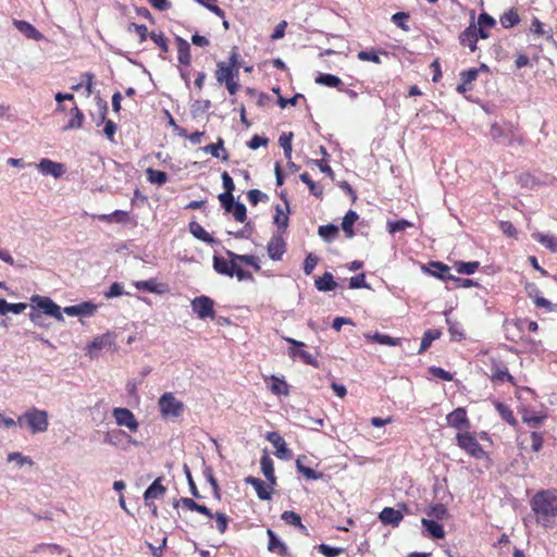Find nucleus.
Masks as SVG:
<instances>
[{
  "instance_id": "nucleus-11",
  "label": "nucleus",
  "mask_w": 557,
  "mask_h": 557,
  "mask_svg": "<svg viewBox=\"0 0 557 557\" xmlns=\"http://www.w3.org/2000/svg\"><path fill=\"white\" fill-rule=\"evenodd\" d=\"M112 416L115 419L117 425L125 426L132 432L138 431L139 422L129 409L120 407L114 408L112 410Z\"/></svg>"
},
{
  "instance_id": "nucleus-61",
  "label": "nucleus",
  "mask_w": 557,
  "mask_h": 557,
  "mask_svg": "<svg viewBox=\"0 0 557 557\" xmlns=\"http://www.w3.org/2000/svg\"><path fill=\"white\" fill-rule=\"evenodd\" d=\"M230 212L233 214L234 219L237 222L243 223L247 219V210L245 205L242 202H236L234 207L231 208Z\"/></svg>"
},
{
  "instance_id": "nucleus-3",
  "label": "nucleus",
  "mask_w": 557,
  "mask_h": 557,
  "mask_svg": "<svg viewBox=\"0 0 557 557\" xmlns=\"http://www.w3.org/2000/svg\"><path fill=\"white\" fill-rule=\"evenodd\" d=\"M17 423L21 428L27 425L33 434L46 432L49 425L48 412L33 407L17 418Z\"/></svg>"
},
{
  "instance_id": "nucleus-16",
  "label": "nucleus",
  "mask_w": 557,
  "mask_h": 557,
  "mask_svg": "<svg viewBox=\"0 0 557 557\" xmlns=\"http://www.w3.org/2000/svg\"><path fill=\"white\" fill-rule=\"evenodd\" d=\"M245 483L253 486L259 499L270 500L272 498V492H273L274 485H271L269 483V486H267L261 479L255 478V476H247L245 479Z\"/></svg>"
},
{
  "instance_id": "nucleus-38",
  "label": "nucleus",
  "mask_w": 557,
  "mask_h": 557,
  "mask_svg": "<svg viewBox=\"0 0 557 557\" xmlns=\"http://www.w3.org/2000/svg\"><path fill=\"white\" fill-rule=\"evenodd\" d=\"M441 335H442V333L440 330H436V329L426 330L422 336L420 348H419L418 352L422 354L425 350H428L429 347L432 345V343L435 339H438L441 337Z\"/></svg>"
},
{
  "instance_id": "nucleus-35",
  "label": "nucleus",
  "mask_w": 557,
  "mask_h": 557,
  "mask_svg": "<svg viewBox=\"0 0 557 557\" xmlns=\"http://www.w3.org/2000/svg\"><path fill=\"white\" fill-rule=\"evenodd\" d=\"M431 268H433L432 274L443 281L447 280H457L451 273L448 265L440 262L433 261L430 263Z\"/></svg>"
},
{
  "instance_id": "nucleus-40",
  "label": "nucleus",
  "mask_w": 557,
  "mask_h": 557,
  "mask_svg": "<svg viewBox=\"0 0 557 557\" xmlns=\"http://www.w3.org/2000/svg\"><path fill=\"white\" fill-rule=\"evenodd\" d=\"M281 518L286 524L297 527L302 532L307 531V528L301 522V517L297 512L293 510H285Z\"/></svg>"
},
{
  "instance_id": "nucleus-4",
  "label": "nucleus",
  "mask_w": 557,
  "mask_h": 557,
  "mask_svg": "<svg viewBox=\"0 0 557 557\" xmlns=\"http://www.w3.org/2000/svg\"><path fill=\"white\" fill-rule=\"evenodd\" d=\"M213 269L215 272L230 277L236 276L239 281L251 278V274L245 271L233 257L213 256Z\"/></svg>"
},
{
  "instance_id": "nucleus-41",
  "label": "nucleus",
  "mask_w": 557,
  "mask_h": 557,
  "mask_svg": "<svg viewBox=\"0 0 557 557\" xmlns=\"http://www.w3.org/2000/svg\"><path fill=\"white\" fill-rule=\"evenodd\" d=\"M27 305L24 302L9 304L5 299L0 298V314L4 315L8 312L20 314L26 309Z\"/></svg>"
},
{
  "instance_id": "nucleus-7",
  "label": "nucleus",
  "mask_w": 557,
  "mask_h": 557,
  "mask_svg": "<svg viewBox=\"0 0 557 557\" xmlns=\"http://www.w3.org/2000/svg\"><path fill=\"white\" fill-rule=\"evenodd\" d=\"M486 364L490 367V379L493 383L500 384L508 382L512 386H516L515 377L509 373L507 364L502 359L491 356Z\"/></svg>"
},
{
  "instance_id": "nucleus-8",
  "label": "nucleus",
  "mask_w": 557,
  "mask_h": 557,
  "mask_svg": "<svg viewBox=\"0 0 557 557\" xmlns=\"http://www.w3.org/2000/svg\"><path fill=\"white\" fill-rule=\"evenodd\" d=\"M191 309L197 314V317L201 320L205 319H214V301L208 296H199L191 300Z\"/></svg>"
},
{
  "instance_id": "nucleus-49",
  "label": "nucleus",
  "mask_w": 557,
  "mask_h": 557,
  "mask_svg": "<svg viewBox=\"0 0 557 557\" xmlns=\"http://www.w3.org/2000/svg\"><path fill=\"white\" fill-rule=\"evenodd\" d=\"M293 137H294V134L292 132H289V133H283L280 136V139H278L280 146L284 150V156H285L286 160H292V151H293L292 141H293Z\"/></svg>"
},
{
  "instance_id": "nucleus-36",
  "label": "nucleus",
  "mask_w": 557,
  "mask_h": 557,
  "mask_svg": "<svg viewBox=\"0 0 557 557\" xmlns=\"http://www.w3.org/2000/svg\"><path fill=\"white\" fill-rule=\"evenodd\" d=\"M270 380V384L268 385L269 389L277 396L288 395L289 389L287 383L283 379H278L272 375L270 379H265V381Z\"/></svg>"
},
{
  "instance_id": "nucleus-58",
  "label": "nucleus",
  "mask_w": 557,
  "mask_h": 557,
  "mask_svg": "<svg viewBox=\"0 0 557 557\" xmlns=\"http://www.w3.org/2000/svg\"><path fill=\"white\" fill-rule=\"evenodd\" d=\"M411 226H412V223L405 219H400L397 221H389L387 223V230L391 234H395L397 232H403Z\"/></svg>"
},
{
  "instance_id": "nucleus-54",
  "label": "nucleus",
  "mask_w": 557,
  "mask_h": 557,
  "mask_svg": "<svg viewBox=\"0 0 557 557\" xmlns=\"http://www.w3.org/2000/svg\"><path fill=\"white\" fill-rule=\"evenodd\" d=\"M480 267V262L478 261H470V262H457L455 264L456 271L459 274H473Z\"/></svg>"
},
{
  "instance_id": "nucleus-43",
  "label": "nucleus",
  "mask_w": 557,
  "mask_h": 557,
  "mask_svg": "<svg viewBox=\"0 0 557 557\" xmlns=\"http://www.w3.org/2000/svg\"><path fill=\"white\" fill-rule=\"evenodd\" d=\"M495 408L504 421H506L508 424H510L512 426H515L517 424V420L515 418L513 411L510 409L509 406H507L506 404H503L500 401H497L495 404Z\"/></svg>"
},
{
  "instance_id": "nucleus-6",
  "label": "nucleus",
  "mask_w": 557,
  "mask_h": 557,
  "mask_svg": "<svg viewBox=\"0 0 557 557\" xmlns=\"http://www.w3.org/2000/svg\"><path fill=\"white\" fill-rule=\"evenodd\" d=\"M457 445L460 449L466 451L469 456L481 459L486 456L485 450L478 442L474 433L468 431L458 432L456 434Z\"/></svg>"
},
{
  "instance_id": "nucleus-5",
  "label": "nucleus",
  "mask_w": 557,
  "mask_h": 557,
  "mask_svg": "<svg viewBox=\"0 0 557 557\" xmlns=\"http://www.w3.org/2000/svg\"><path fill=\"white\" fill-rule=\"evenodd\" d=\"M160 413L165 419L178 418L184 413L185 405L172 392L162 394L158 400Z\"/></svg>"
},
{
  "instance_id": "nucleus-24",
  "label": "nucleus",
  "mask_w": 557,
  "mask_h": 557,
  "mask_svg": "<svg viewBox=\"0 0 557 557\" xmlns=\"http://www.w3.org/2000/svg\"><path fill=\"white\" fill-rule=\"evenodd\" d=\"M267 534L269 536L268 549L271 553H275L282 557L287 555V546L275 535V533L268 529Z\"/></svg>"
},
{
  "instance_id": "nucleus-39",
  "label": "nucleus",
  "mask_w": 557,
  "mask_h": 557,
  "mask_svg": "<svg viewBox=\"0 0 557 557\" xmlns=\"http://www.w3.org/2000/svg\"><path fill=\"white\" fill-rule=\"evenodd\" d=\"M545 419V414L531 410H525L522 413V421L527 423L530 428H539L544 422Z\"/></svg>"
},
{
  "instance_id": "nucleus-56",
  "label": "nucleus",
  "mask_w": 557,
  "mask_h": 557,
  "mask_svg": "<svg viewBox=\"0 0 557 557\" xmlns=\"http://www.w3.org/2000/svg\"><path fill=\"white\" fill-rule=\"evenodd\" d=\"M128 32H135L139 38V44H143L149 37L148 28L144 24L129 23L127 27Z\"/></svg>"
},
{
  "instance_id": "nucleus-44",
  "label": "nucleus",
  "mask_w": 557,
  "mask_h": 557,
  "mask_svg": "<svg viewBox=\"0 0 557 557\" xmlns=\"http://www.w3.org/2000/svg\"><path fill=\"white\" fill-rule=\"evenodd\" d=\"M147 181L151 184H157L159 186L164 185L168 182V174L160 170L147 169L146 170Z\"/></svg>"
},
{
  "instance_id": "nucleus-1",
  "label": "nucleus",
  "mask_w": 557,
  "mask_h": 557,
  "mask_svg": "<svg viewBox=\"0 0 557 557\" xmlns=\"http://www.w3.org/2000/svg\"><path fill=\"white\" fill-rule=\"evenodd\" d=\"M531 508L535 513L537 523L552 528L557 518V494L553 490H543L531 498Z\"/></svg>"
},
{
  "instance_id": "nucleus-18",
  "label": "nucleus",
  "mask_w": 557,
  "mask_h": 557,
  "mask_svg": "<svg viewBox=\"0 0 557 557\" xmlns=\"http://www.w3.org/2000/svg\"><path fill=\"white\" fill-rule=\"evenodd\" d=\"M166 487L162 484V479H156L144 493V499L147 506H151L150 500L159 499L164 496Z\"/></svg>"
},
{
  "instance_id": "nucleus-23",
  "label": "nucleus",
  "mask_w": 557,
  "mask_h": 557,
  "mask_svg": "<svg viewBox=\"0 0 557 557\" xmlns=\"http://www.w3.org/2000/svg\"><path fill=\"white\" fill-rule=\"evenodd\" d=\"M261 470L265 479L271 485H276V476L274 473V462L267 451L260 459Z\"/></svg>"
},
{
  "instance_id": "nucleus-17",
  "label": "nucleus",
  "mask_w": 557,
  "mask_h": 557,
  "mask_svg": "<svg viewBox=\"0 0 557 557\" xmlns=\"http://www.w3.org/2000/svg\"><path fill=\"white\" fill-rule=\"evenodd\" d=\"M265 438L275 447V456L280 459L289 458V450L284 438L277 432H268Z\"/></svg>"
},
{
  "instance_id": "nucleus-12",
  "label": "nucleus",
  "mask_w": 557,
  "mask_h": 557,
  "mask_svg": "<svg viewBox=\"0 0 557 557\" xmlns=\"http://www.w3.org/2000/svg\"><path fill=\"white\" fill-rule=\"evenodd\" d=\"M287 251V243L283 234H274L267 244V252L271 260L281 261Z\"/></svg>"
},
{
  "instance_id": "nucleus-60",
  "label": "nucleus",
  "mask_w": 557,
  "mask_h": 557,
  "mask_svg": "<svg viewBox=\"0 0 557 557\" xmlns=\"http://www.w3.org/2000/svg\"><path fill=\"white\" fill-rule=\"evenodd\" d=\"M517 131H518V126H515L512 124L509 125V127H508V136L507 137H510V138L508 140V146H513V145L522 146V145H524V143H525L524 136L521 135V134H516Z\"/></svg>"
},
{
  "instance_id": "nucleus-19",
  "label": "nucleus",
  "mask_w": 557,
  "mask_h": 557,
  "mask_svg": "<svg viewBox=\"0 0 557 557\" xmlns=\"http://www.w3.org/2000/svg\"><path fill=\"white\" fill-rule=\"evenodd\" d=\"M379 519L384 525L398 527L404 519V515L400 510L394 509L392 507H385L380 512Z\"/></svg>"
},
{
  "instance_id": "nucleus-51",
  "label": "nucleus",
  "mask_w": 557,
  "mask_h": 557,
  "mask_svg": "<svg viewBox=\"0 0 557 557\" xmlns=\"http://www.w3.org/2000/svg\"><path fill=\"white\" fill-rule=\"evenodd\" d=\"M296 468L299 473L310 480H319L323 476L322 472L314 471L313 469L304 466L300 457L296 460Z\"/></svg>"
},
{
  "instance_id": "nucleus-22",
  "label": "nucleus",
  "mask_w": 557,
  "mask_h": 557,
  "mask_svg": "<svg viewBox=\"0 0 557 557\" xmlns=\"http://www.w3.org/2000/svg\"><path fill=\"white\" fill-rule=\"evenodd\" d=\"M95 219L106 222V223H131L133 222L129 212L124 210H115L109 214H98L94 216Z\"/></svg>"
},
{
  "instance_id": "nucleus-2",
  "label": "nucleus",
  "mask_w": 557,
  "mask_h": 557,
  "mask_svg": "<svg viewBox=\"0 0 557 557\" xmlns=\"http://www.w3.org/2000/svg\"><path fill=\"white\" fill-rule=\"evenodd\" d=\"M238 53L234 49L228 58V62L220 61L216 63L215 78L219 84H224L230 95H235L239 89V61Z\"/></svg>"
},
{
  "instance_id": "nucleus-25",
  "label": "nucleus",
  "mask_w": 557,
  "mask_h": 557,
  "mask_svg": "<svg viewBox=\"0 0 557 557\" xmlns=\"http://www.w3.org/2000/svg\"><path fill=\"white\" fill-rule=\"evenodd\" d=\"M314 82L322 86L333 87L337 90H344V84L342 79L333 74L321 73L315 77Z\"/></svg>"
},
{
  "instance_id": "nucleus-31",
  "label": "nucleus",
  "mask_w": 557,
  "mask_h": 557,
  "mask_svg": "<svg viewBox=\"0 0 557 557\" xmlns=\"http://www.w3.org/2000/svg\"><path fill=\"white\" fill-rule=\"evenodd\" d=\"M421 523L433 539L441 540L445 537L444 528L438 522L423 518Z\"/></svg>"
},
{
  "instance_id": "nucleus-28",
  "label": "nucleus",
  "mask_w": 557,
  "mask_h": 557,
  "mask_svg": "<svg viewBox=\"0 0 557 557\" xmlns=\"http://www.w3.org/2000/svg\"><path fill=\"white\" fill-rule=\"evenodd\" d=\"M314 285L320 292H331L336 288L337 283L334 281L332 273L325 272L322 276L315 278Z\"/></svg>"
},
{
  "instance_id": "nucleus-53",
  "label": "nucleus",
  "mask_w": 557,
  "mask_h": 557,
  "mask_svg": "<svg viewBox=\"0 0 557 557\" xmlns=\"http://www.w3.org/2000/svg\"><path fill=\"white\" fill-rule=\"evenodd\" d=\"M299 177H300V181H301L302 183H305V184L308 186V188H309L310 193H311L313 196H315V197H321V196H322V194H323V189H322V187H321V186H319L318 184H315V183L312 181V178H311V176L309 175V173L304 172L302 174H300V176H299Z\"/></svg>"
},
{
  "instance_id": "nucleus-34",
  "label": "nucleus",
  "mask_w": 557,
  "mask_h": 557,
  "mask_svg": "<svg viewBox=\"0 0 557 557\" xmlns=\"http://www.w3.org/2000/svg\"><path fill=\"white\" fill-rule=\"evenodd\" d=\"M499 22L504 28H511L520 23V16L518 14L517 9L511 8L505 11L499 16Z\"/></svg>"
},
{
  "instance_id": "nucleus-37",
  "label": "nucleus",
  "mask_w": 557,
  "mask_h": 557,
  "mask_svg": "<svg viewBox=\"0 0 557 557\" xmlns=\"http://www.w3.org/2000/svg\"><path fill=\"white\" fill-rule=\"evenodd\" d=\"M227 257H233L235 260H237V263L240 265V263L247 264L252 267L256 271L260 270V264L258 261V258L252 255H238L233 252L232 250H226Z\"/></svg>"
},
{
  "instance_id": "nucleus-42",
  "label": "nucleus",
  "mask_w": 557,
  "mask_h": 557,
  "mask_svg": "<svg viewBox=\"0 0 557 557\" xmlns=\"http://www.w3.org/2000/svg\"><path fill=\"white\" fill-rule=\"evenodd\" d=\"M14 25L28 38L39 39L41 37V34L26 21H14Z\"/></svg>"
},
{
  "instance_id": "nucleus-27",
  "label": "nucleus",
  "mask_w": 557,
  "mask_h": 557,
  "mask_svg": "<svg viewBox=\"0 0 557 557\" xmlns=\"http://www.w3.org/2000/svg\"><path fill=\"white\" fill-rule=\"evenodd\" d=\"M203 151L212 154L215 158H221L223 161H227L230 153L224 148V141L222 138L218 139L215 144H209L202 148Z\"/></svg>"
},
{
  "instance_id": "nucleus-48",
  "label": "nucleus",
  "mask_w": 557,
  "mask_h": 557,
  "mask_svg": "<svg viewBox=\"0 0 557 557\" xmlns=\"http://www.w3.org/2000/svg\"><path fill=\"white\" fill-rule=\"evenodd\" d=\"M71 113H72V117L70 119V121L66 124V126L64 127V129L81 128L83 126V122H84L83 112L78 109V107H74L71 110Z\"/></svg>"
},
{
  "instance_id": "nucleus-32",
  "label": "nucleus",
  "mask_w": 557,
  "mask_h": 557,
  "mask_svg": "<svg viewBox=\"0 0 557 557\" xmlns=\"http://www.w3.org/2000/svg\"><path fill=\"white\" fill-rule=\"evenodd\" d=\"M358 218L357 212L354 210H349L343 218L342 230L347 238H351L355 235L354 224L357 222Z\"/></svg>"
},
{
  "instance_id": "nucleus-20",
  "label": "nucleus",
  "mask_w": 557,
  "mask_h": 557,
  "mask_svg": "<svg viewBox=\"0 0 557 557\" xmlns=\"http://www.w3.org/2000/svg\"><path fill=\"white\" fill-rule=\"evenodd\" d=\"M459 42L463 47H468L471 52L476 50L478 32L476 26L471 24L459 35Z\"/></svg>"
},
{
  "instance_id": "nucleus-14",
  "label": "nucleus",
  "mask_w": 557,
  "mask_h": 557,
  "mask_svg": "<svg viewBox=\"0 0 557 557\" xmlns=\"http://www.w3.org/2000/svg\"><path fill=\"white\" fill-rule=\"evenodd\" d=\"M284 339L293 345V347L289 348V356L292 358L299 357L304 363L313 366L315 368L319 367L317 359L309 351L304 349H296L305 347V343L289 337H285Z\"/></svg>"
},
{
  "instance_id": "nucleus-52",
  "label": "nucleus",
  "mask_w": 557,
  "mask_h": 557,
  "mask_svg": "<svg viewBox=\"0 0 557 557\" xmlns=\"http://www.w3.org/2000/svg\"><path fill=\"white\" fill-rule=\"evenodd\" d=\"M135 286L138 290L149 292V293H156L161 294L163 290L159 288V284L154 278L147 280V281H138L135 283Z\"/></svg>"
},
{
  "instance_id": "nucleus-15",
  "label": "nucleus",
  "mask_w": 557,
  "mask_h": 557,
  "mask_svg": "<svg viewBox=\"0 0 557 557\" xmlns=\"http://www.w3.org/2000/svg\"><path fill=\"white\" fill-rule=\"evenodd\" d=\"M36 168L44 175H52L54 178L61 177L65 172L64 165L62 163L54 162L47 158L41 159L39 163L36 164Z\"/></svg>"
},
{
  "instance_id": "nucleus-13",
  "label": "nucleus",
  "mask_w": 557,
  "mask_h": 557,
  "mask_svg": "<svg viewBox=\"0 0 557 557\" xmlns=\"http://www.w3.org/2000/svg\"><path fill=\"white\" fill-rule=\"evenodd\" d=\"M449 426L457 429L458 432L468 431L471 428L467 410L463 407H458L446 416Z\"/></svg>"
},
{
  "instance_id": "nucleus-47",
  "label": "nucleus",
  "mask_w": 557,
  "mask_h": 557,
  "mask_svg": "<svg viewBox=\"0 0 557 557\" xmlns=\"http://www.w3.org/2000/svg\"><path fill=\"white\" fill-rule=\"evenodd\" d=\"M318 234L325 240L332 242L338 236V227L334 224L321 225L318 228Z\"/></svg>"
},
{
  "instance_id": "nucleus-21",
  "label": "nucleus",
  "mask_w": 557,
  "mask_h": 557,
  "mask_svg": "<svg viewBox=\"0 0 557 557\" xmlns=\"http://www.w3.org/2000/svg\"><path fill=\"white\" fill-rule=\"evenodd\" d=\"M177 48V60L184 66H189L191 63L190 45L188 41L180 36L175 37Z\"/></svg>"
},
{
  "instance_id": "nucleus-46",
  "label": "nucleus",
  "mask_w": 557,
  "mask_h": 557,
  "mask_svg": "<svg viewBox=\"0 0 557 557\" xmlns=\"http://www.w3.org/2000/svg\"><path fill=\"white\" fill-rule=\"evenodd\" d=\"M368 338H370L372 342H375L381 345H387V346H398L400 345V338L398 337H391L386 334L382 333H374L373 335H367Z\"/></svg>"
},
{
  "instance_id": "nucleus-29",
  "label": "nucleus",
  "mask_w": 557,
  "mask_h": 557,
  "mask_svg": "<svg viewBox=\"0 0 557 557\" xmlns=\"http://www.w3.org/2000/svg\"><path fill=\"white\" fill-rule=\"evenodd\" d=\"M189 232L197 239L207 243L214 244L215 239L196 221H191L188 225Z\"/></svg>"
},
{
  "instance_id": "nucleus-33",
  "label": "nucleus",
  "mask_w": 557,
  "mask_h": 557,
  "mask_svg": "<svg viewBox=\"0 0 557 557\" xmlns=\"http://www.w3.org/2000/svg\"><path fill=\"white\" fill-rule=\"evenodd\" d=\"M149 38L159 47L160 57L162 59H166L168 53L170 52V47H169V40L165 37V35L163 33L151 32L149 35Z\"/></svg>"
},
{
  "instance_id": "nucleus-50",
  "label": "nucleus",
  "mask_w": 557,
  "mask_h": 557,
  "mask_svg": "<svg viewBox=\"0 0 557 557\" xmlns=\"http://www.w3.org/2000/svg\"><path fill=\"white\" fill-rule=\"evenodd\" d=\"M274 222L277 225V232L275 234H285L288 226V215L277 206Z\"/></svg>"
},
{
  "instance_id": "nucleus-55",
  "label": "nucleus",
  "mask_w": 557,
  "mask_h": 557,
  "mask_svg": "<svg viewBox=\"0 0 557 557\" xmlns=\"http://www.w3.org/2000/svg\"><path fill=\"white\" fill-rule=\"evenodd\" d=\"M426 513H428V516H430L432 518H435V519H438V520H443V519L447 518L448 510H447L445 505H443V504H435V505H433V506H431L429 508Z\"/></svg>"
},
{
  "instance_id": "nucleus-30",
  "label": "nucleus",
  "mask_w": 557,
  "mask_h": 557,
  "mask_svg": "<svg viewBox=\"0 0 557 557\" xmlns=\"http://www.w3.org/2000/svg\"><path fill=\"white\" fill-rule=\"evenodd\" d=\"M533 239L542 244L552 252H557V236L553 234L534 233L532 234Z\"/></svg>"
},
{
  "instance_id": "nucleus-57",
  "label": "nucleus",
  "mask_w": 557,
  "mask_h": 557,
  "mask_svg": "<svg viewBox=\"0 0 557 557\" xmlns=\"http://www.w3.org/2000/svg\"><path fill=\"white\" fill-rule=\"evenodd\" d=\"M410 15L407 12H397L392 16L393 23L404 32H409L410 29L409 25L407 24Z\"/></svg>"
},
{
  "instance_id": "nucleus-26",
  "label": "nucleus",
  "mask_w": 557,
  "mask_h": 557,
  "mask_svg": "<svg viewBox=\"0 0 557 557\" xmlns=\"http://www.w3.org/2000/svg\"><path fill=\"white\" fill-rule=\"evenodd\" d=\"M107 113H108V104H107V102H103L100 108V120H101V122H104L103 133L108 139L113 141L114 135L116 132V124L112 120L106 119Z\"/></svg>"
},
{
  "instance_id": "nucleus-9",
  "label": "nucleus",
  "mask_w": 557,
  "mask_h": 557,
  "mask_svg": "<svg viewBox=\"0 0 557 557\" xmlns=\"http://www.w3.org/2000/svg\"><path fill=\"white\" fill-rule=\"evenodd\" d=\"M104 443L123 449L127 448L129 445H138L136 440L121 429L108 431L104 434Z\"/></svg>"
},
{
  "instance_id": "nucleus-45",
  "label": "nucleus",
  "mask_w": 557,
  "mask_h": 557,
  "mask_svg": "<svg viewBox=\"0 0 557 557\" xmlns=\"http://www.w3.org/2000/svg\"><path fill=\"white\" fill-rule=\"evenodd\" d=\"M480 71H488V67L485 64H481V66L478 69L473 67L467 71H462L460 73V81H462L468 86H471V84L476 81Z\"/></svg>"
},
{
  "instance_id": "nucleus-62",
  "label": "nucleus",
  "mask_w": 557,
  "mask_h": 557,
  "mask_svg": "<svg viewBox=\"0 0 557 557\" xmlns=\"http://www.w3.org/2000/svg\"><path fill=\"white\" fill-rule=\"evenodd\" d=\"M358 59L361 61L373 62L375 64L381 63L380 55L374 50H362L358 52Z\"/></svg>"
},
{
  "instance_id": "nucleus-64",
  "label": "nucleus",
  "mask_w": 557,
  "mask_h": 557,
  "mask_svg": "<svg viewBox=\"0 0 557 557\" xmlns=\"http://www.w3.org/2000/svg\"><path fill=\"white\" fill-rule=\"evenodd\" d=\"M219 200L226 212L231 211V208L236 203L234 200L233 193H222L219 195Z\"/></svg>"
},
{
  "instance_id": "nucleus-59",
  "label": "nucleus",
  "mask_w": 557,
  "mask_h": 557,
  "mask_svg": "<svg viewBox=\"0 0 557 557\" xmlns=\"http://www.w3.org/2000/svg\"><path fill=\"white\" fill-rule=\"evenodd\" d=\"M513 324L520 331H523L527 329L529 332L535 333L539 330L537 322L528 320V319H522V318L516 319L513 321Z\"/></svg>"
},
{
  "instance_id": "nucleus-10",
  "label": "nucleus",
  "mask_w": 557,
  "mask_h": 557,
  "mask_svg": "<svg viewBox=\"0 0 557 557\" xmlns=\"http://www.w3.org/2000/svg\"><path fill=\"white\" fill-rule=\"evenodd\" d=\"M32 302L35 304V308L40 310L42 313L55 318L58 321H63V315L61 312V308L52 301L49 297L44 296H33Z\"/></svg>"
},
{
  "instance_id": "nucleus-63",
  "label": "nucleus",
  "mask_w": 557,
  "mask_h": 557,
  "mask_svg": "<svg viewBox=\"0 0 557 557\" xmlns=\"http://www.w3.org/2000/svg\"><path fill=\"white\" fill-rule=\"evenodd\" d=\"M429 372L431 374H433L435 377L441 379L443 381L449 382V381H453V379H454V375L450 372H448L440 367H435V366L430 367Z\"/></svg>"
}]
</instances>
